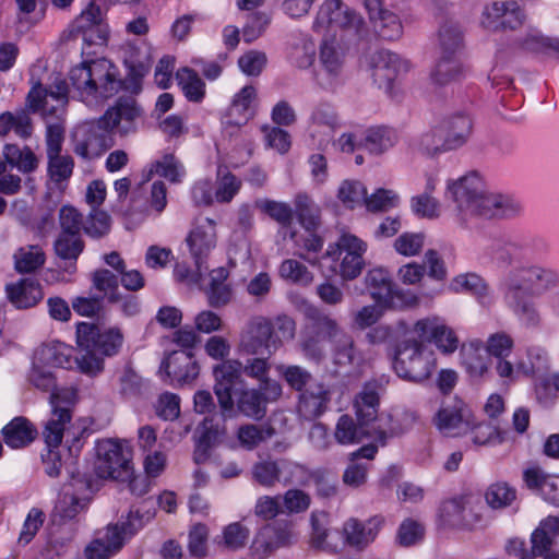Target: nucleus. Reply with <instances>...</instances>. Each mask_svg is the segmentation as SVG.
<instances>
[{"label": "nucleus", "instance_id": "obj_9", "mask_svg": "<svg viewBox=\"0 0 559 559\" xmlns=\"http://www.w3.org/2000/svg\"><path fill=\"white\" fill-rule=\"evenodd\" d=\"M441 57L431 72V80L437 85H447L463 75V67L456 57L462 48L463 36L456 23L445 21L439 29Z\"/></svg>", "mask_w": 559, "mask_h": 559}, {"label": "nucleus", "instance_id": "obj_42", "mask_svg": "<svg viewBox=\"0 0 559 559\" xmlns=\"http://www.w3.org/2000/svg\"><path fill=\"white\" fill-rule=\"evenodd\" d=\"M312 469L298 462L280 459V483L284 486L306 487L310 484Z\"/></svg>", "mask_w": 559, "mask_h": 559}, {"label": "nucleus", "instance_id": "obj_64", "mask_svg": "<svg viewBox=\"0 0 559 559\" xmlns=\"http://www.w3.org/2000/svg\"><path fill=\"white\" fill-rule=\"evenodd\" d=\"M59 224L62 234L81 236L84 230V216L74 206L63 205L59 211Z\"/></svg>", "mask_w": 559, "mask_h": 559}, {"label": "nucleus", "instance_id": "obj_21", "mask_svg": "<svg viewBox=\"0 0 559 559\" xmlns=\"http://www.w3.org/2000/svg\"><path fill=\"white\" fill-rule=\"evenodd\" d=\"M154 513H140L139 510H130L126 520L108 524L99 536L117 555L124 545L148 523Z\"/></svg>", "mask_w": 559, "mask_h": 559}, {"label": "nucleus", "instance_id": "obj_29", "mask_svg": "<svg viewBox=\"0 0 559 559\" xmlns=\"http://www.w3.org/2000/svg\"><path fill=\"white\" fill-rule=\"evenodd\" d=\"M371 63L374 83L379 88H384L385 91L392 90L393 83L402 70H407L406 62L399 55L390 50L377 51L372 56Z\"/></svg>", "mask_w": 559, "mask_h": 559}, {"label": "nucleus", "instance_id": "obj_43", "mask_svg": "<svg viewBox=\"0 0 559 559\" xmlns=\"http://www.w3.org/2000/svg\"><path fill=\"white\" fill-rule=\"evenodd\" d=\"M451 288L456 293H471L481 302L489 298L491 293L489 284L476 273H465L455 276L451 282Z\"/></svg>", "mask_w": 559, "mask_h": 559}, {"label": "nucleus", "instance_id": "obj_51", "mask_svg": "<svg viewBox=\"0 0 559 559\" xmlns=\"http://www.w3.org/2000/svg\"><path fill=\"white\" fill-rule=\"evenodd\" d=\"M332 345L333 361L338 366H349L356 356L355 343L350 334L343 330L338 336L330 342Z\"/></svg>", "mask_w": 559, "mask_h": 559}, {"label": "nucleus", "instance_id": "obj_16", "mask_svg": "<svg viewBox=\"0 0 559 559\" xmlns=\"http://www.w3.org/2000/svg\"><path fill=\"white\" fill-rule=\"evenodd\" d=\"M365 283L371 297L381 306L394 308L401 304L411 308L418 304L417 296L394 289V284L384 269L370 270L365 276Z\"/></svg>", "mask_w": 559, "mask_h": 559}, {"label": "nucleus", "instance_id": "obj_14", "mask_svg": "<svg viewBox=\"0 0 559 559\" xmlns=\"http://www.w3.org/2000/svg\"><path fill=\"white\" fill-rule=\"evenodd\" d=\"M73 152L85 160L99 158L115 144L114 133L105 123L97 120L84 122L79 126L73 134Z\"/></svg>", "mask_w": 559, "mask_h": 559}, {"label": "nucleus", "instance_id": "obj_2", "mask_svg": "<svg viewBox=\"0 0 559 559\" xmlns=\"http://www.w3.org/2000/svg\"><path fill=\"white\" fill-rule=\"evenodd\" d=\"M214 393L224 419L237 411L248 418L262 419L267 404L277 401L283 393L278 381H266L264 385L247 388L241 377V362L228 360L213 367Z\"/></svg>", "mask_w": 559, "mask_h": 559}, {"label": "nucleus", "instance_id": "obj_53", "mask_svg": "<svg viewBox=\"0 0 559 559\" xmlns=\"http://www.w3.org/2000/svg\"><path fill=\"white\" fill-rule=\"evenodd\" d=\"M91 280L93 288L103 293L104 296L108 295V300L110 302H117L120 300V295L118 293L119 278L111 271L107 269L95 270L92 273Z\"/></svg>", "mask_w": 559, "mask_h": 559}, {"label": "nucleus", "instance_id": "obj_52", "mask_svg": "<svg viewBox=\"0 0 559 559\" xmlns=\"http://www.w3.org/2000/svg\"><path fill=\"white\" fill-rule=\"evenodd\" d=\"M45 261L46 255L40 247L21 248L15 254V270L21 274L32 273L40 269Z\"/></svg>", "mask_w": 559, "mask_h": 559}, {"label": "nucleus", "instance_id": "obj_45", "mask_svg": "<svg viewBox=\"0 0 559 559\" xmlns=\"http://www.w3.org/2000/svg\"><path fill=\"white\" fill-rule=\"evenodd\" d=\"M397 141V135L393 129L386 127H373L367 130L364 140V146L372 154H381Z\"/></svg>", "mask_w": 559, "mask_h": 559}, {"label": "nucleus", "instance_id": "obj_40", "mask_svg": "<svg viewBox=\"0 0 559 559\" xmlns=\"http://www.w3.org/2000/svg\"><path fill=\"white\" fill-rule=\"evenodd\" d=\"M369 430L355 421L352 416L344 414L337 420L334 437L340 444H354L361 442L365 438L372 439Z\"/></svg>", "mask_w": 559, "mask_h": 559}, {"label": "nucleus", "instance_id": "obj_60", "mask_svg": "<svg viewBox=\"0 0 559 559\" xmlns=\"http://www.w3.org/2000/svg\"><path fill=\"white\" fill-rule=\"evenodd\" d=\"M400 204V197L389 189H377L371 195L365 199L366 209L372 213L388 212Z\"/></svg>", "mask_w": 559, "mask_h": 559}, {"label": "nucleus", "instance_id": "obj_35", "mask_svg": "<svg viewBox=\"0 0 559 559\" xmlns=\"http://www.w3.org/2000/svg\"><path fill=\"white\" fill-rule=\"evenodd\" d=\"M559 537V518L548 516L540 521L531 535V555L540 557L552 551V546Z\"/></svg>", "mask_w": 559, "mask_h": 559}, {"label": "nucleus", "instance_id": "obj_49", "mask_svg": "<svg viewBox=\"0 0 559 559\" xmlns=\"http://www.w3.org/2000/svg\"><path fill=\"white\" fill-rule=\"evenodd\" d=\"M379 37L384 40L399 39L403 34V25L397 14L384 11L374 20H371Z\"/></svg>", "mask_w": 559, "mask_h": 559}, {"label": "nucleus", "instance_id": "obj_54", "mask_svg": "<svg viewBox=\"0 0 559 559\" xmlns=\"http://www.w3.org/2000/svg\"><path fill=\"white\" fill-rule=\"evenodd\" d=\"M150 174H157L170 182L177 183L181 181L185 169L174 154L167 153L160 159L152 163Z\"/></svg>", "mask_w": 559, "mask_h": 559}, {"label": "nucleus", "instance_id": "obj_30", "mask_svg": "<svg viewBox=\"0 0 559 559\" xmlns=\"http://www.w3.org/2000/svg\"><path fill=\"white\" fill-rule=\"evenodd\" d=\"M439 126L450 151L464 146L469 141L474 129L472 118L461 112L445 117Z\"/></svg>", "mask_w": 559, "mask_h": 559}, {"label": "nucleus", "instance_id": "obj_28", "mask_svg": "<svg viewBox=\"0 0 559 559\" xmlns=\"http://www.w3.org/2000/svg\"><path fill=\"white\" fill-rule=\"evenodd\" d=\"M74 31L81 34L87 45H103L108 37L107 26L103 24L100 8L91 2L75 19Z\"/></svg>", "mask_w": 559, "mask_h": 559}, {"label": "nucleus", "instance_id": "obj_61", "mask_svg": "<svg viewBox=\"0 0 559 559\" xmlns=\"http://www.w3.org/2000/svg\"><path fill=\"white\" fill-rule=\"evenodd\" d=\"M254 480L263 487L270 488L280 483V459L264 460L253 465Z\"/></svg>", "mask_w": 559, "mask_h": 559}, {"label": "nucleus", "instance_id": "obj_56", "mask_svg": "<svg viewBox=\"0 0 559 559\" xmlns=\"http://www.w3.org/2000/svg\"><path fill=\"white\" fill-rule=\"evenodd\" d=\"M272 350H269L267 356L251 357L241 364V374L254 379L259 382L258 385H264L266 381H275L269 377L271 370L270 357Z\"/></svg>", "mask_w": 559, "mask_h": 559}, {"label": "nucleus", "instance_id": "obj_1", "mask_svg": "<svg viewBox=\"0 0 559 559\" xmlns=\"http://www.w3.org/2000/svg\"><path fill=\"white\" fill-rule=\"evenodd\" d=\"M548 252L542 238H503L487 248L492 264L506 270L498 282V292L507 309L520 326L537 330L543 325V314L535 298L559 287V271L552 266L532 263Z\"/></svg>", "mask_w": 559, "mask_h": 559}, {"label": "nucleus", "instance_id": "obj_22", "mask_svg": "<svg viewBox=\"0 0 559 559\" xmlns=\"http://www.w3.org/2000/svg\"><path fill=\"white\" fill-rule=\"evenodd\" d=\"M433 421L442 433L451 437L464 435L476 427L471 409L461 400L454 401L452 405H442Z\"/></svg>", "mask_w": 559, "mask_h": 559}, {"label": "nucleus", "instance_id": "obj_5", "mask_svg": "<svg viewBox=\"0 0 559 559\" xmlns=\"http://www.w3.org/2000/svg\"><path fill=\"white\" fill-rule=\"evenodd\" d=\"M69 79L86 103L108 99L122 88L118 68L105 58L85 61L73 67Z\"/></svg>", "mask_w": 559, "mask_h": 559}, {"label": "nucleus", "instance_id": "obj_19", "mask_svg": "<svg viewBox=\"0 0 559 559\" xmlns=\"http://www.w3.org/2000/svg\"><path fill=\"white\" fill-rule=\"evenodd\" d=\"M142 116L143 109L133 97L121 96L100 116V122L112 133L116 130L120 135H128L136 131V123Z\"/></svg>", "mask_w": 559, "mask_h": 559}, {"label": "nucleus", "instance_id": "obj_27", "mask_svg": "<svg viewBox=\"0 0 559 559\" xmlns=\"http://www.w3.org/2000/svg\"><path fill=\"white\" fill-rule=\"evenodd\" d=\"M331 402V391L323 383L316 381L298 393L297 412L306 420L322 416Z\"/></svg>", "mask_w": 559, "mask_h": 559}, {"label": "nucleus", "instance_id": "obj_37", "mask_svg": "<svg viewBox=\"0 0 559 559\" xmlns=\"http://www.w3.org/2000/svg\"><path fill=\"white\" fill-rule=\"evenodd\" d=\"M4 165L16 168L22 174H31L38 168L39 159L28 146L5 144L2 151Z\"/></svg>", "mask_w": 559, "mask_h": 559}, {"label": "nucleus", "instance_id": "obj_48", "mask_svg": "<svg viewBox=\"0 0 559 559\" xmlns=\"http://www.w3.org/2000/svg\"><path fill=\"white\" fill-rule=\"evenodd\" d=\"M177 80L188 100L199 103L204 98L205 83L194 70L182 68L177 72Z\"/></svg>", "mask_w": 559, "mask_h": 559}, {"label": "nucleus", "instance_id": "obj_3", "mask_svg": "<svg viewBox=\"0 0 559 559\" xmlns=\"http://www.w3.org/2000/svg\"><path fill=\"white\" fill-rule=\"evenodd\" d=\"M448 194L456 205L463 224L469 217L507 219L519 216L523 206L510 194L485 191V185L476 171H472L448 183Z\"/></svg>", "mask_w": 559, "mask_h": 559}, {"label": "nucleus", "instance_id": "obj_47", "mask_svg": "<svg viewBox=\"0 0 559 559\" xmlns=\"http://www.w3.org/2000/svg\"><path fill=\"white\" fill-rule=\"evenodd\" d=\"M276 370L287 385L298 393L316 382L312 373L299 365H278Z\"/></svg>", "mask_w": 559, "mask_h": 559}, {"label": "nucleus", "instance_id": "obj_4", "mask_svg": "<svg viewBox=\"0 0 559 559\" xmlns=\"http://www.w3.org/2000/svg\"><path fill=\"white\" fill-rule=\"evenodd\" d=\"M76 344L84 354L76 358L81 372L96 376L104 369V358L116 356L122 344L123 334L118 328L100 331L94 323L76 324Z\"/></svg>", "mask_w": 559, "mask_h": 559}, {"label": "nucleus", "instance_id": "obj_46", "mask_svg": "<svg viewBox=\"0 0 559 559\" xmlns=\"http://www.w3.org/2000/svg\"><path fill=\"white\" fill-rule=\"evenodd\" d=\"M257 98V90L252 85L243 86L233 98L228 108V116L238 118L235 120L236 124L245 123L252 116L250 111L251 104Z\"/></svg>", "mask_w": 559, "mask_h": 559}, {"label": "nucleus", "instance_id": "obj_23", "mask_svg": "<svg viewBox=\"0 0 559 559\" xmlns=\"http://www.w3.org/2000/svg\"><path fill=\"white\" fill-rule=\"evenodd\" d=\"M187 246L194 265L199 273L216 247V228L215 223L211 218H205L203 223L194 226L186 238Z\"/></svg>", "mask_w": 559, "mask_h": 559}, {"label": "nucleus", "instance_id": "obj_41", "mask_svg": "<svg viewBox=\"0 0 559 559\" xmlns=\"http://www.w3.org/2000/svg\"><path fill=\"white\" fill-rule=\"evenodd\" d=\"M71 418L72 413L67 409H51L50 418L43 430L48 448H59L63 439L66 426L70 424Z\"/></svg>", "mask_w": 559, "mask_h": 559}, {"label": "nucleus", "instance_id": "obj_50", "mask_svg": "<svg viewBox=\"0 0 559 559\" xmlns=\"http://www.w3.org/2000/svg\"><path fill=\"white\" fill-rule=\"evenodd\" d=\"M47 173L50 179L56 185L67 182L74 169V159L70 155H62L61 153L47 155Z\"/></svg>", "mask_w": 559, "mask_h": 559}, {"label": "nucleus", "instance_id": "obj_55", "mask_svg": "<svg viewBox=\"0 0 559 559\" xmlns=\"http://www.w3.org/2000/svg\"><path fill=\"white\" fill-rule=\"evenodd\" d=\"M274 433L275 430L272 426L248 424L239 427L237 438L243 447L251 450L273 437Z\"/></svg>", "mask_w": 559, "mask_h": 559}, {"label": "nucleus", "instance_id": "obj_44", "mask_svg": "<svg viewBox=\"0 0 559 559\" xmlns=\"http://www.w3.org/2000/svg\"><path fill=\"white\" fill-rule=\"evenodd\" d=\"M414 146L419 153L429 157L450 151L439 123L421 133L415 141Z\"/></svg>", "mask_w": 559, "mask_h": 559}, {"label": "nucleus", "instance_id": "obj_63", "mask_svg": "<svg viewBox=\"0 0 559 559\" xmlns=\"http://www.w3.org/2000/svg\"><path fill=\"white\" fill-rule=\"evenodd\" d=\"M425 536V527L413 519H405L399 526L396 542L402 547H411L421 542Z\"/></svg>", "mask_w": 559, "mask_h": 559}, {"label": "nucleus", "instance_id": "obj_25", "mask_svg": "<svg viewBox=\"0 0 559 559\" xmlns=\"http://www.w3.org/2000/svg\"><path fill=\"white\" fill-rule=\"evenodd\" d=\"M159 372H165L171 382L183 384L199 376L200 367L192 352L174 350L162 361Z\"/></svg>", "mask_w": 559, "mask_h": 559}, {"label": "nucleus", "instance_id": "obj_6", "mask_svg": "<svg viewBox=\"0 0 559 559\" xmlns=\"http://www.w3.org/2000/svg\"><path fill=\"white\" fill-rule=\"evenodd\" d=\"M299 348L306 359L320 364L325 358V342H331L344 330L325 310L309 305L304 310Z\"/></svg>", "mask_w": 559, "mask_h": 559}, {"label": "nucleus", "instance_id": "obj_34", "mask_svg": "<svg viewBox=\"0 0 559 559\" xmlns=\"http://www.w3.org/2000/svg\"><path fill=\"white\" fill-rule=\"evenodd\" d=\"M5 444L12 449H21L31 444L37 437V428L23 416L14 417L2 428Z\"/></svg>", "mask_w": 559, "mask_h": 559}, {"label": "nucleus", "instance_id": "obj_62", "mask_svg": "<svg viewBox=\"0 0 559 559\" xmlns=\"http://www.w3.org/2000/svg\"><path fill=\"white\" fill-rule=\"evenodd\" d=\"M464 506L460 499L444 501L439 508V521L443 527H460L464 525Z\"/></svg>", "mask_w": 559, "mask_h": 559}, {"label": "nucleus", "instance_id": "obj_31", "mask_svg": "<svg viewBox=\"0 0 559 559\" xmlns=\"http://www.w3.org/2000/svg\"><path fill=\"white\" fill-rule=\"evenodd\" d=\"M311 546L318 550L335 554L341 549L338 532L328 528L329 514L324 511H313L310 515Z\"/></svg>", "mask_w": 559, "mask_h": 559}, {"label": "nucleus", "instance_id": "obj_26", "mask_svg": "<svg viewBox=\"0 0 559 559\" xmlns=\"http://www.w3.org/2000/svg\"><path fill=\"white\" fill-rule=\"evenodd\" d=\"M383 523L384 520L380 515H374L366 522L350 518L343 524L344 543L355 549L362 550L376 539Z\"/></svg>", "mask_w": 559, "mask_h": 559}, {"label": "nucleus", "instance_id": "obj_12", "mask_svg": "<svg viewBox=\"0 0 559 559\" xmlns=\"http://www.w3.org/2000/svg\"><path fill=\"white\" fill-rule=\"evenodd\" d=\"M345 50L335 36L320 45L319 66L314 71L317 85L326 92H335L344 82Z\"/></svg>", "mask_w": 559, "mask_h": 559}, {"label": "nucleus", "instance_id": "obj_11", "mask_svg": "<svg viewBox=\"0 0 559 559\" xmlns=\"http://www.w3.org/2000/svg\"><path fill=\"white\" fill-rule=\"evenodd\" d=\"M69 102V86L64 79L51 85L34 84L26 95V106L33 114H40L45 121H64Z\"/></svg>", "mask_w": 559, "mask_h": 559}, {"label": "nucleus", "instance_id": "obj_39", "mask_svg": "<svg viewBox=\"0 0 559 559\" xmlns=\"http://www.w3.org/2000/svg\"><path fill=\"white\" fill-rule=\"evenodd\" d=\"M294 212L297 215L299 224L306 231H317L321 226V211L314 201L305 193L296 195Z\"/></svg>", "mask_w": 559, "mask_h": 559}, {"label": "nucleus", "instance_id": "obj_32", "mask_svg": "<svg viewBox=\"0 0 559 559\" xmlns=\"http://www.w3.org/2000/svg\"><path fill=\"white\" fill-rule=\"evenodd\" d=\"M5 293L9 301L16 309L35 307L44 297L41 285L34 278H21L16 283L7 284Z\"/></svg>", "mask_w": 559, "mask_h": 559}, {"label": "nucleus", "instance_id": "obj_24", "mask_svg": "<svg viewBox=\"0 0 559 559\" xmlns=\"http://www.w3.org/2000/svg\"><path fill=\"white\" fill-rule=\"evenodd\" d=\"M524 17L516 1L493 2L484 10L481 25L495 32L515 29L523 24Z\"/></svg>", "mask_w": 559, "mask_h": 559}, {"label": "nucleus", "instance_id": "obj_10", "mask_svg": "<svg viewBox=\"0 0 559 559\" xmlns=\"http://www.w3.org/2000/svg\"><path fill=\"white\" fill-rule=\"evenodd\" d=\"M367 243L357 236L343 233L335 243L329 245L323 259L333 262L331 271L345 281L358 277L364 269Z\"/></svg>", "mask_w": 559, "mask_h": 559}, {"label": "nucleus", "instance_id": "obj_17", "mask_svg": "<svg viewBox=\"0 0 559 559\" xmlns=\"http://www.w3.org/2000/svg\"><path fill=\"white\" fill-rule=\"evenodd\" d=\"M412 332L424 343L433 344L443 355L453 354L460 346L456 332L438 316L417 320Z\"/></svg>", "mask_w": 559, "mask_h": 559}, {"label": "nucleus", "instance_id": "obj_13", "mask_svg": "<svg viewBox=\"0 0 559 559\" xmlns=\"http://www.w3.org/2000/svg\"><path fill=\"white\" fill-rule=\"evenodd\" d=\"M312 28L317 33L335 34L340 29L360 36L365 21L355 11L344 8L341 0H325L317 13Z\"/></svg>", "mask_w": 559, "mask_h": 559}, {"label": "nucleus", "instance_id": "obj_38", "mask_svg": "<svg viewBox=\"0 0 559 559\" xmlns=\"http://www.w3.org/2000/svg\"><path fill=\"white\" fill-rule=\"evenodd\" d=\"M96 480L93 475L86 473H72L70 486L73 493L70 495L71 507L64 511L66 516L73 518L84 507L83 501L90 499L87 493L93 492Z\"/></svg>", "mask_w": 559, "mask_h": 559}, {"label": "nucleus", "instance_id": "obj_20", "mask_svg": "<svg viewBox=\"0 0 559 559\" xmlns=\"http://www.w3.org/2000/svg\"><path fill=\"white\" fill-rule=\"evenodd\" d=\"M274 350L278 347L274 338V325L265 317H254L248 323L240 335L239 350L247 355L257 356L263 350Z\"/></svg>", "mask_w": 559, "mask_h": 559}, {"label": "nucleus", "instance_id": "obj_15", "mask_svg": "<svg viewBox=\"0 0 559 559\" xmlns=\"http://www.w3.org/2000/svg\"><path fill=\"white\" fill-rule=\"evenodd\" d=\"M97 454L94 471L98 478L124 483L132 476L131 455L118 441H103L98 444Z\"/></svg>", "mask_w": 559, "mask_h": 559}, {"label": "nucleus", "instance_id": "obj_18", "mask_svg": "<svg viewBox=\"0 0 559 559\" xmlns=\"http://www.w3.org/2000/svg\"><path fill=\"white\" fill-rule=\"evenodd\" d=\"M294 543L292 525L286 521H275L265 524L254 535L249 547L252 559H265L277 549L288 547Z\"/></svg>", "mask_w": 559, "mask_h": 559}, {"label": "nucleus", "instance_id": "obj_7", "mask_svg": "<svg viewBox=\"0 0 559 559\" xmlns=\"http://www.w3.org/2000/svg\"><path fill=\"white\" fill-rule=\"evenodd\" d=\"M399 378L423 383L437 368V356L432 348L417 338H405L397 344L392 362Z\"/></svg>", "mask_w": 559, "mask_h": 559}, {"label": "nucleus", "instance_id": "obj_57", "mask_svg": "<svg viewBox=\"0 0 559 559\" xmlns=\"http://www.w3.org/2000/svg\"><path fill=\"white\" fill-rule=\"evenodd\" d=\"M367 188L358 180H344L337 191V198L347 209H355L360 203L365 204Z\"/></svg>", "mask_w": 559, "mask_h": 559}, {"label": "nucleus", "instance_id": "obj_58", "mask_svg": "<svg viewBox=\"0 0 559 559\" xmlns=\"http://www.w3.org/2000/svg\"><path fill=\"white\" fill-rule=\"evenodd\" d=\"M485 498L492 509H502L509 507L515 500L516 490L508 483L497 481L488 487Z\"/></svg>", "mask_w": 559, "mask_h": 559}, {"label": "nucleus", "instance_id": "obj_59", "mask_svg": "<svg viewBox=\"0 0 559 559\" xmlns=\"http://www.w3.org/2000/svg\"><path fill=\"white\" fill-rule=\"evenodd\" d=\"M278 273L282 278L294 284L308 285L313 280L308 267L295 259L284 260L280 265Z\"/></svg>", "mask_w": 559, "mask_h": 559}, {"label": "nucleus", "instance_id": "obj_8", "mask_svg": "<svg viewBox=\"0 0 559 559\" xmlns=\"http://www.w3.org/2000/svg\"><path fill=\"white\" fill-rule=\"evenodd\" d=\"M380 396L376 382H367L355 396L354 409L357 421L369 428L372 440L385 445L389 438L397 433V425L390 413H379Z\"/></svg>", "mask_w": 559, "mask_h": 559}, {"label": "nucleus", "instance_id": "obj_33", "mask_svg": "<svg viewBox=\"0 0 559 559\" xmlns=\"http://www.w3.org/2000/svg\"><path fill=\"white\" fill-rule=\"evenodd\" d=\"M461 365L473 379H480L488 373L489 356L483 343L474 340L463 343L460 348Z\"/></svg>", "mask_w": 559, "mask_h": 559}, {"label": "nucleus", "instance_id": "obj_36", "mask_svg": "<svg viewBox=\"0 0 559 559\" xmlns=\"http://www.w3.org/2000/svg\"><path fill=\"white\" fill-rule=\"evenodd\" d=\"M85 243L81 236L60 233L53 242L56 255L63 261V269L72 274L76 271V261Z\"/></svg>", "mask_w": 559, "mask_h": 559}]
</instances>
